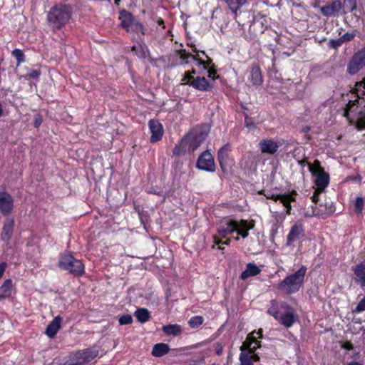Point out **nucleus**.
<instances>
[{"label": "nucleus", "instance_id": "nucleus-1", "mask_svg": "<svg viewBox=\"0 0 365 365\" xmlns=\"http://www.w3.org/2000/svg\"><path fill=\"white\" fill-rule=\"evenodd\" d=\"M354 91L357 99L349 101L344 116L355 123L359 130H362L365 129V78L356 83Z\"/></svg>", "mask_w": 365, "mask_h": 365}, {"label": "nucleus", "instance_id": "nucleus-2", "mask_svg": "<svg viewBox=\"0 0 365 365\" xmlns=\"http://www.w3.org/2000/svg\"><path fill=\"white\" fill-rule=\"evenodd\" d=\"M71 16V11L68 5L57 4L53 6L47 14V21L53 30H59L64 26Z\"/></svg>", "mask_w": 365, "mask_h": 365}, {"label": "nucleus", "instance_id": "nucleus-3", "mask_svg": "<svg viewBox=\"0 0 365 365\" xmlns=\"http://www.w3.org/2000/svg\"><path fill=\"white\" fill-rule=\"evenodd\" d=\"M209 131L210 127L207 125H203L193 128L181 140V145L184 148V151H195L205 140Z\"/></svg>", "mask_w": 365, "mask_h": 365}, {"label": "nucleus", "instance_id": "nucleus-4", "mask_svg": "<svg viewBox=\"0 0 365 365\" xmlns=\"http://www.w3.org/2000/svg\"><path fill=\"white\" fill-rule=\"evenodd\" d=\"M307 267L302 266L294 274L287 276L281 281L277 288L287 294H292L297 292L302 286L304 276L306 274Z\"/></svg>", "mask_w": 365, "mask_h": 365}, {"label": "nucleus", "instance_id": "nucleus-5", "mask_svg": "<svg viewBox=\"0 0 365 365\" xmlns=\"http://www.w3.org/2000/svg\"><path fill=\"white\" fill-rule=\"evenodd\" d=\"M255 224L248 222L247 220H241L240 222L235 220L226 221L223 225L218 229V235L221 237H225L226 235L237 232L238 235L243 238H246L249 235V230H252Z\"/></svg>", "mask_w": 365, "mask_h": 365}, {"label": "nucleus", "instance_id": "nucleus-6", "mask_svg": "<svg viewBox=\"0 0 365 365\" xmlns=\"http://www.w3.org/2000/svg\"><path fill=\"white\" fill-rule=\"evenodd\" d=\"M262 329H260L258 331H252L246 340L243 342L240 347L241 354L240 355V361L241 365H253L251 361L250 354H247L245 350L255 352L257 348L259 346V341L256 339L255 334H259V337H262Z\"/></svg>", "mask_w": 365, "mask_h": 365}, {"label": "nucleus", "instance_id": "nucleus-7", "mask_svg": "<svg viewBox=\"0 0 365 365\" xmlns=\"http://www.w3.org/2000/svg\"><path fill=\"white\" fill-rule=\"evenodd\" d=\"M58 266L61 269L76 276L81 275L84 272V264L81 260L74 258L70 254H65L61 256Z\"/></svg>", "mask_w": 365, "mask_h": 365}, {"label": "nucleus", "instance_id": "nucleus-8", "mask_svg": "<svg viewBox=\"0 0 365 365\" xmlns=\"http://www.w3.org/2000/svg\"><path fill=\"white\" fill-rule=\"evenodd\" d=\"M309 170L315 176V185L319 191H323L329 185V175L322 168L318 160H314L313 164H308Z\"/></svg>", "mask_w": 365, "mask_h": 365}, {"label": "nucleus", "instance_id": "nucleus-9", "mask_svg": "<svg viewBox=\"0 0 365 365\" xmlns=\"http://www.w3.org/2000/svg\"><path fill=\"white\" fill-rule=\"evenodd\" d=\"M119 20L120 21V26L125 29L127 32L141 33L143 35L145 34L143 26L135 19L130 12L125 9L121 10L119 14Z\"/></svg>", "mask_w": 365, "mask_h": 365}, {"label": "nucleus", "instance_id": "nucleus-10", "mask_svg": "<svg viewBox=\"0 0 365 365\" xmlns=\"http://www.w3.org/2000/svg\"><path fill=\"white\" fill-rule=\"evenodd\" d=\"M345 3V0H331L322 6L320 11L327 17L336 16L341 11L343 14H346L347 11L344 9Z\"/></svg>", "mask_w": 365, "mask_h": 365}, {"label": "nucleus", "instance_id": "nucleus-11", "mask_svg": "<svg viewBox=\"0 0 365 365\" xmlns=\"http://www.w3.org/2000/svg\"><path fill=\"white\" fill-rule=\"evenodd\" d=\"M297 195V192L292 190L291 192L284 193V194H267L265 195L266 197L268 199H272L274 201L279 200L281 203L287 209V214L289 215L292 206L291 202L295 201V196Z\"/></svg>", "mask_w": 365, "mask_h": 365}, {"label": "nucleus", "instance_id": "nucleus-12", "mask_svg": "<svg viewBox=\"0 0 365 365\" xmlns=\"http://www.w3.org/2000/svg\"><path fill=\"white\" fill-rule=\"evenodd\" d=\"M229 153V144L225 145L218 151V161L224 173L227 172L234 165V160L230 156Z\"/></svg>", "mask_w": 365, "mask_h": 365}, {"label": "nucleus", "instance_id": "nucleus-13", "mask_svg": "<svg viewBox=\"0 0 365 365\" xmlns=\"http://www.w3.org/2000/svg\"><path fill=\"white\" fill-rule=\"evenodd\" d=\"M197 167L200 170L213 172L215 165L212 154L208 151L204 152L197 160Z\"/></svg>", "mask_w": 365, "mask_h": 365}, {"label": "nucleus", "instance_id": "nucleus-14", "mask_svg": "<svg viewBox=\"0 0 365 365\" xmlns=\"http://www.w3.org/2000/svg\"><path fill=\"white\" fill-rule=\"evenodd\" d=\"M259 147L262 153L273 155L277 153L279 145L272 138H265L259 143Z\"/></svg>", "mask_w": 365, "mask_h": 365}, {"label": "nucleus", "instance_id": "nucleus-15", "mask_svg": "<svg viewBox=\"0 0 365 365\" xmlns=\"http://www.w3.org/2000/svg\"><path fill=\"white\" fill-rule=\"evenodd\" d=\"M304 232L303 224L300 221H297L291 227V230L287 237V245L291 246L293 242L297 241L303 235Z\"/></svg>", "mask_w": 365, "mask_h": 365}, {"label": "nucleus", "instance_id": "nucleus-16", "mask_svg": "<svg viewBox=\"0 0 365 365\" xmlns=\"http://www.w3.org/2000/svg\"><path fill=\"white\" fill-rule=\"evenodd\" d=\"M14 207V200L10 194L0 192V211L4 215H8Z\"/></svg>", "mask_w": 365, "mask_h": 365}, {"label": "nucleus", "instance_id": "nucleus-17", "mask_svg": "<svg viewBox=\"0 0 365 365\" xmlns=\"http://www.w3.org/2000/svg\"><path fill=\"white\" fill-rule=\"evenodd\" d=\"M150 130L152 133L150 142L155 143L160 140L163 134V126L160 123L155 120H150L148 123Z\"/></svg>", "mask_w": 365, "mask_h": 365}, {"label": "nucleus", "instance_id": "nucleus-18", "mask_svg": "<svg viewBox=\"0 0 365 365\" xmlns=\"http://www.w3.org/2000/svg\"><path fill=\"white\" fill-rule=\"evenodd\" d=\"M249 82L254 86H259L263 82L262 75L260 68L257 65H253L249 71Z\"/></svg>", "mask_w": 365, "mask_h": 365}, {"label": "nucleus", "instance_id": "nucleus-19", "mask_svg": "<svg viewBox=\"0 0 365 365\" xmlns=\"http://www.w3.org/2000/svg\"><path fill=\"white\" fill-rule=\"evenodd\" d=\"M14 227V220L12 218H7L4 223L2 232L1 233V240L8 241L11 239Z\"/></svg>", "mask_w": 365, "mask_h": 365}, {"label": "nucleus", "instance_id": "nucleus-20", "mask_svg": "<svg viewBox=\"0 0 365 365\" xmlns=\"http://www.w3.org/2000/svg\"><path fill=\"white\" fill-rule=\"evenodd\" d=\"M61 322L62 318L60 316H57L47 326L45 333L49 338H53L56 336L61 328Z\"/></svg>", "mask_w": 365, "mask_h": 365}, {"label": "nucleus", "instance_id": "nucleus-21", "mask_svg": "<svg viewBox=\"0 0 365 365\" xmlns=\"http://www.w3.org/2000/svg\"><path fill=\"white\" fill-rule=\"evenodd\" d=\"M297 317L292 311H288L283 314H280L279 319V323L286 327H290L296 322Z\"/></svg>", "mask_w": 365, "mask_h": 365}, {"label": "nucleus", "instance_id": "nucleus-22", "mask_svg": "<svg viewBox=\"0 0 365 365\" xmlns=\"http://www.w3.org/2000/svg\"><path fill=\"white\" fill-rule=\"evenodd\" d=\"M261 272L260 268L254 263H248L246 269L240 275L242 279H246L248 277H254L259 274Z\"/></svg>", "mask_w": 365, "mask_h": 365}, {"label": "nucleus", "instance_id": "nucleus-23", "mask_svg": "<svg viewBox=\"0 0 365 365\" xmlns=\"http://www.w3.org/2000/svg\"><path fill=\"white\" fill-rule=\"evenodd\" d=\"M190 86L200 91H207L210 88V84L204 77H196L190 82Z\"/></svg>", "mask_w": 365, "mask_h": 365}, {"label": "nucleus", "instance_id": "nucleus-24", "mask_svg": "<svg viewBox=\"0 0 365 365\" xmlns=\"http://www.w3.org/2000/svg\"><path fill=\"white\" fill-rule=\"evenodd\" d=\"M12 281L6 279L0 288V301L9 297L11 294Z\"/></svg>", "mask_w": 365, "mask_h": 365}, {"label": "nucleus", "instance_id": "nucleus-25", "mask_svg": "<svg viewBox=\"0 0 365 365\" xmlns=\"http://www.w3.org/2000/svg\"><path fill=\"white\" fill-rule=\"evenodd\" d=\"M170 348L168 344L163 343L156 344L152 350L154 356L160 357L169 352Z\"/></svg>", "mask_w": 365, "mask_h": 365}, {"label": "nucleus", "instance_id": "nucleus-26", "mask_svg": "<svg viewBox=\"0 0 365 365\" xmlns=\"http://www.w3.org/2000/svg\"><path fill=\"white\" fill-rule=\"evenodd\" d=\"M354 274L361 286H365V265L359 264L354 268Z\"/></svg>", "mask_w": 365, "mask_h": 365}, {"label": "nucleus", "instance_id": "nucleus-27", "mask_svg": "<svg viewBox=\"0 0 365 365\" xmlns=\"http://www.w3.org/2000/svg\"><path fill=\"white\" fill-rule=\"evenodd\" d=\"M135 316L140 323H145L149 320L150 313L147 309L140 308L135 311Z\"/></svg>", "mask_w": 365, "mask_h": 365}, {"label": "nucleus", "instance_id": "nucleus-28", "mask_svg": "<svg viewBox=\"0 0 365 365\" xmlns=\"http://www.w3.org/2000/svg\"><path fill=\"white\" fill-rule=\"evenodd\" d=\"M163 330L167 335L178 336L181 333V327L178 324L164 326Z\"/></svg>", "mask_w": 365, "mask_h": 365}, {"label": "nucleus", "instance_id": "nucleus-29", "mask_svg": "<svg viewBox=\"0 0 365 365\" xmlns=\"http://www.w3.org/2000/svg\"><path fill=\"white\" fill-rule=\"evenodd\" d=\"M227 4L230 9L233 12L236 13L237 11L243 6L247 0H225Z\"/></svg>", "mask_w": 365, "mask_h": 365}, {"label": "nucleus", "instance_id": "nucleus-30", "mask_svg": "<svg viewBox=\"0 0 365 365\" xmlns=\"http://www.w3.org/2000/svg\"><path fill=\"white\" fill-rule=\"evenodd\" d=\"M132 51H135L136 55L140 58H145L148 56V49L146 46H133Z\"/></svg>", "mask_w": 365, "mask_h": 365}, {"label": "nucleus", "instance_id": "nucleus-31", "mask_svg": "<svg viewBox=\"0 0 365 365\" xmlns=\"http://www.w3.org/2000/svg\"><path fill=\"white\" fill-rule=\"evenodd\" d=\"M12 56L16 59L18 65L25 61V56L21 49H14L12 52Z\"/></svg>", "mask_w": 365, "mask_h": 365}, {"label": "nucleus", "instance_id": "nucleus-32", "mask_svg": "<svg viewBox=\"0 0 365 365\" xmlns=\"http://www.w3.org/2000/svg\"><path fill=\"white\" fill-rule=\"evenodd\" d=\"M203 318L200 316H195L189 320V325L194 328L197 327L203 323Z\"/></svg>", "mask_w": 365, "mask_h": 365}, {"label": "nucleus", "instance_id": "nucleus-33", "mask_svg": "<svg viewBox=\"0 0 365 365\" xmlns=\"http://www.w3.org/2000/svg\"><path fill=\"white\" fill-rule=\"evenodd\" d=\"M133 322V318L130 314H125L119 318V324L120 325L130 324Z\"/></svg>", "mask_w": 365, "mask_h": 365}, {"label": "nucleus", "instance_id": "nucleus-34", "mask_svg": "<svg viewBox=\"0 0 365 365\" xmlns=\"http://www.w3.org/2000/svg\"><path fill=\"white\" fill-rule=\"evenodd\" d=\"M272 306L268 309V313L273 316L277 320L279 319V313L277 309V307H275L276 302L275 301H272Z\"/></svg>", "mask_w": 365, "mask_h": 365}, {"label": "nucleus", "instance_id": "nucleus-35", "mask_svg": "<svg viewBox=\"0 0 365 365\" xmlns=\"http://www.w3.org/2000/svg\"><path fill=\"white\" fill-rule=\"evenodd\" d=\"M343 43L344 42L341 38L337 39H330L329 41V46L335 49L340 47Z\"/></svg>", "mask_w": 365, "mask_h": 365}, {"label": "nucleus", "instance_id": "nucleus-36", "mask_svg": "<svg viewBox=\"0 0 365 365\" xmlns=\"http://www.w3.org/2000/svg\"><path fill=\"white\" fill-rule=\"evenodd\" d=\"M363 207H364V200H363L362 197H356V202H355V207H356V211L359 213H361L362 212Z\"/></svg>", "mask_w": 365, "mask_h": 365}, {"label": "nucleus", "instance_id": "nucleus-37", "mask_svg": "<svg viewBox=\"0 0 365 365\" xmlns=\"http://www.w3.org/2000/svg\"><path fill=\"white\" fill-rule=\"evenodd\" d=\"M354 36H355L354 33L346 32L344 35H342L340 38H341L342 41L344 43L346 41H351L354 38Z\"/></svg>", "mask_w": 365, "mask_h": 365}, {"label": "nucleus", "instance_id": "nucleus-38", "mask_svg": "<svg viewBox=\"0 0 365 365\" xmlns=\"http://www.w3.org/2000/svg\"><path fill=\"white\" fill-rule=\"evenodd\" d=\"M194 78L191 76L189 72H186L183 78L182 79V84H190Z\"/></svg>", "mask_w": 365, "mask_h": 365}, {"label": "nucleus", "instance_id": "nucleus-39", "mask_svg": "<svg viewBox=\"0 0 365 365\" xmlns=\"http://www.w3.org/2000/svg\"><path fill=\"white\" fill-rule=\"evenodd\" d=\"M365 310V299L363 298L357 304L355 311L356 312H361Z\"/></svg>", "mask_w": 365, "mask_h": 365}, {"label": "nucleus", "instance_id": "nucleus-40", "mask_svg": "<svg viewBox=\"0 0 365 365\" xmlns=\"http://www.w3.org/2000/svg\"><path fill=\"white\" fill-rule=\"evenodd\" d=\"M26 76H29L30 78L38 79L40 76V71L34 69L31 70L29 73H27Z\"/></svg>", "mask_w": 365, "mask_h": 365}, {"label": "nucleus", "instance_id": "nucleus-41", "mask_svg": "<svg viewBox=\"0 0 365 365\" xmlns=\"http://www.w3.org/2000/svg\"><path fill=\"white\" fill-rule=\"evenodd\" d=\"M214 242H215V244L216 245H229L230 243V240L228 239L225 241H222V239H220L218 237H216L215 236L214 237Z\"/></svg>", "mask_w": 365, "mask_h": 365}, {"label": "nucleus", "instance_id": "nucleus-42", "mask_svg": "<svg viewBox=\"0 0 365 365\" xmlns=\"http://www.w3.org/2000/svg\"><path fill=\"white\" fill-rule=\"evenodd\" d=\"M180 58L182 60H187L189 57H192L195 60H197L196 57L191 54L187 53L185 50L180 51Z\"/></svg>", "mask_w": 365, "mask_h": 365}, {"label": "nucleus", "instance_id": "nucleus-43", "mask_svg": "<svg viewBox=\"0 0 365 365\" xmlns=\"http://www.w3.org/2000/svg\"><path fill=\"white\" fill-rule=\"evenodd\" d=\"M182 150H184V148L181 145V142H180L179 145H176L175 147L174 148L173 154L175 155H178L182 152Z\"/></svg>", "mask_w": 365, "mask_h": 365}, {"label": "nucleus", "instance_id": "nucleus-44", "mask_svg": "<svg viewBox=\"0 0 365 365\" xmlns=\"http://www.w3.org/2000/svg\"><path fill=\"white\" fill-rule=\"evenodd\" d=\"M322 191H319V189H317L316 187L314 192V194L312 197V201L314 202V203H317V201H318V199H319V194L322 192Z\"/></svg>", "mask_w": 365, "mask_h": 365}, {"label": "nucleus", "instance_id": "nucleus-45", "mask_svg": "<svg viewBox=\"0 0 365 365\" xmlns=\"http://www.w3.org/2000/svg\"><path fill=\"white\" fill-rule=\"evenodd\" d=\"M247 354H250V356H251V361H258L259 360V356L255 354L254 352H251L250 351H248V352Z\"/></svg>", "mask_w": 365, "mask_h": 365}, {"label": "nucleus", "instance_id": "nucleus-46", "mask_svg": "<svg viewBox=\"0 0 365 365\" xmlns=\"http://www.w3.org/2000/svg\"><path fill=\"white\" fill-rule=\"evenodd\" d=\"M222 351H223L222 346L220 344H217L216 345V349H215V352H216L217 355H218V356L221 355L222 354Z\"/></svg>", "mask_w": 365, "mask_h": 365}, {"label": "nucleus", "instance_id": "nucleus-47", "mask_svg": "<svg viewBox=\"0 0 365 365\" xmlns=\"http://www.w3.org/2000/svg\"><path fill=\"white\" fill-rule=\"evenodd\" d=\"M42 123V119L40 116H37L34 120L35 127L38 128Z\"/></svg>", "mask_w": 365, "mask_h": 365}, {"label": "nucleus", "instance_id": "nucleus-48", "mask_svg": "<svg viewBox=\"0 0 365 365\" xmlns=\"http://www.w3.org/2000/svg\"><path fill=\"white\" fill-rule=\"evenodd\" d=\"M350 3V8L349 11H352L356 8V2L354 1H349Z\"/></svg>", "mask_w": 365, "mask_h": 365}, {"label": "nucleus", "instance_id": "nucleus-49", "mask_svg": "<svg viewBox=\"0 0 365 365\" xmlns=\"http://www.w3.org/2000/svg\"><path fill=\"white\" fill-rule=\"evenodd\" d=\"M158 24L159 26H162L164 27V21L162 19L160 18L158 20Z\"/></svg>", "mask_w": 365, "mask_h": 365}, {"label": "nucleus", "instance_id": "nucleus-50", "mask_svg": "<svg viewBox=\"0 0 365 365\" xmlns=\"http://www.w3.org/2000/svg\"><path fill=\"white\" fill-rule=\"evenodd\" d=\"M344 348L347 349H352V345L351 344H346V346H344Z\"/></svg>", "mask_w": 365, "mask_h": 365}, {"label": "nucleus", "instance_id": "nucleus-51", "mask_svg": "<svg viewBox=\"0 0 365 365\" xmlns=\"http://www.w3.org/2000/svg\"><path fill=\"white\" fill-rule=\"evenodd\" d=\"M199 63H200V64H203L204 67H205V68H207V66L205 65V62H204L203 61L200 60V61H199Z\"/></svg>", "mask_w": 365, "mask_h": 365}, {"label": "nucleus", "instance_id": "nucleus-52", "mask_svg": "<svg viewBox=\"0 0 365 365\" xmlns=\"http://www.w3.org/2000/svg\"><path fill=\"white\" fill-rule=\"evenodd\" d=\"M2 114H3V109H2L1 105L0 104V117L2 115Z\"/></svg>", "mask_w": 365, "mask_h": 365}, {"label": "nucleus", "instance_id": "nucleus-53", "mask_svg": "<svg viewBox=\"0 0 365 365\" xmlns=\"http://www.w3.org/2000/svg\"><path fill=\"white\" fill-rule=\"evenodd\" d=\"M120 0H115V4L118 5L120 4Z\"/></svg>", "mask_w": 365, "mask_h": 365}, {"label": "nucleus", "instance_id": "nucleus-54", "mask_svg": "<svg viewBox=\"0 0 365 365\" xmlns=\"http://www.w3.org/2000/svg\"><path fill=\"white\" fill-rule=\"evenodd\" d=\"M209 73H209V76H211V75H212V73H215V71H209Z\"/></svg>", "mask_w": 365, "mask_h": 365}, {"label": "nucleus", "instance_id": "nucleus-55", "mask_svg": "<svg viewBox=\"0 0 365 365\" xmlns=\"http://www.w3.org/2000/svg\"><path fill=\"white\" fill-rule=\"evenodd\" d=\"M235 240H240L239 236L235 237Z\"/></svg>", "mask_w": 365, "mask_h": 365}, {"label": "nucleus", "instance_id": "nucleus-56", "mask_svg": "<svg viewBox=\"0 0 365 365\" xmlns=\"http://www.w3.org/2000/svg\"><path fill=\"white\" fill-rule=\"evenodd\" d=\"M212 365H217L216 364H212Z\"/></svg>", "mask_w": 365, "mask_h": 365}]
</instances>
